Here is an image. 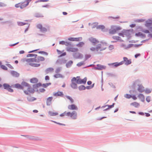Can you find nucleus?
<instances>
[{"label":"nucleus","instance_id":"obj_10","mask_svg":"<svg viewBox=\"0 0 152 152\" xmlns=\"http://www.w3.org/2000/svg\"><path fill=\"white\" fill-rule=\"evenodd\" d=\"M68 109L69 110H77L78 108L77 106L75 104L69 105L68 106Z\"/></svg>","mask_w":152,"mask_h":152},{"label":"nucleus","instance_id":"obj_45","mask_svg":"<svg viewBox=\"0 0 152 152\" xmlns=\"http://www.w3.org/2000/svg\"><path fill=\"white\" fill-rule=\"evenodd\" d=\"M84 64V62H80L78 63H77V65L78 66H80L83 65Z\"/></svg>","mask_w":152,"mask_h":152},{"label":"nucleus","instance_id":"obj_63","mask_svg":"<svg viewBox=\"0 0 152 152\" xmlns=\"http://www.w3.org/2000/svg\"><path fill=\"white\" fill-rule=\"evenodd\" d=\"M74 38H69L68 39L71 41H74Z\"/></svg>","mask_w":152,"mask_h":152},{"label":"nucleus","instance_id":"obj_28","mask_svg":"<svg viewBox=\"0 0 152 152\" xmlns=\"http://www.w3.org/2000/svg\"><path fill=\"white\" fill-rule=\"evenodd\" d=\"M53 71V69L52 68H49L46 69L45 72L46 74H48L50 72H51Z\"/></svg>","mask_w":152,"mask_h":152},{"label":"nucleus","instance_id":"obj_40","mask_svg":"<svg viewBox=\"0 0 152 152\" xmlns=\"http://www.w3.org/2000/svg\"><path fill=\"white\" fill-rule=\"evenodd\" d=\"M79 89L80 90H84L85 89V87L84 86L81 85L79 87Z\"/></svg>","mask_w":152,"mask_h":152},{"label":"nucleus","instance_id":"obj_64","mask_svg":"<svg viewBox=\"0 0 152 152\" xmlns=\"http://www.w3.org/2000/svg\"><path fill=\"white\" fill-rule=\"evenodd\" d=\"M7 66L8 67H10L11 69H13V67L10 64H8Z\"/></svg>","mask_w":152,"mask_h":152},{"label":"nucleus","instance_id":"obj_57","mask_svg":"<svg viewBox=\"0 0 152 152\" xmlns=\"http://www.w3.org/2000/svg\"><path fill=\"white\" fill-rule=\"evenodd\" d=\"M65 42L64 41H61L60 42L59 44L62 45H64L65 44Z\"/></svg>","mask_w":152,"mask_h":152},{"label":"nucleus","instance_id":"obj_41","mask_svg":"<svg viewBox=\"0 0 152 152\" xmlns=\"http://www.w3.org/2000/svg\"><path fill=\"white\" fill-rule=\"evenodd\" d=\"M35 16L37 18L43 17V15L41 14L37 13L35 14Z\"/></svg>","mask_w":152,"mask_h":152},{"label":"nucleus","instance_id":"obj_47","mask_svg":"<svg viewBox=\"0 0 152 152\" xmlns=\"http://www.w3.org/2000/svg\"><path fill=\"white\" fill-rule=\"evenodd\" d=\"M1 68L2 69H3L5 70H7V68L4 65H1Z\"/></svg>","mask_w":152,"mask_h":152},{"label":"nucleus","instance_id":"obj_7","mask_svg":"<svg viewBox=\"0 0 152 152\" xmlns=\"http://www.w3.org/2000/svg\"><path fill=\"white\" fill-rule=\"evenodd\" d=\"M76 81V78L75 77H73L71 80V87L74 89L77 88V86L75 82Z\"/></svg>","mask_w":152,"mask_h":152},{"label":"nucleus","instance_id":"obj_16","mask_svg":"<svg viewBox=\"0 0 152 152\" xmlns=\"http://www.w3.org/2000/svg\"><path fill=\"white\" fill-rule=\"evenodd\" d=\"M123 64V61H121L120 62H115L112 64H111L115 67L118 66Z\"/></svg>","mask_w":152,"mask_h":152},{"label":"nucleus","instance_id":"obj_21","mask_svg":"<svg viewBox=\"0 0 152 152\" xmlns=\"http://www.w3.org/2000/svg\"><path fill=\"white\" fill-rule=\"evenodd\" d=\"M97 68L99 70H101L102 69H105L106 66L103 65H102L100 64H97Z\"/></svg>","mask_w":152,"mask_h":152},{"label":"nucleus","instance_id":"obj_15","mask_svg":"<svg viewBox=\"0 0 152 152\" xmlns=\"http://www.w3.org/2000/svg\"><path fill=\"white\" fill-rule=\"evenodd\" d=\"M53 99V97L52 96L48 97L46 100V104L47 105H50L52 103V101Z\"/></svg>","mask_w":152,"mask_h":152},{"label":"nucleus","instance_id":"obj_35","mask_svg":"<svg viewBox=\"0 0 152 152\" xmlns=\"http://www.w3.org/2000/svg\"><path fill=\"white\" fill-rule=\"evenodd\" d=\"M84 44V43L83 42H80L77 45L78 47H82Z\"/></svg>","mask_w":152,"mask_h":152},{"label":"nucleus","instance_id":"obj_50","mask_svg":"<svg viewBox=\"0 0 152 152\" xmlns=\"http://www.w3.org/2000/svg\"><path fill=\"white\" fill-rule=\"evenodd\" d=\"M109 49L110 50H111L114 48V46L112 45H111L109 46Z\"/></svg>","mask_w":152,"mask_h":152},{"label":"nucleus","instance_id":"obj_18","mask_svg":"<svg viewBox=\"0 0 152 152\" xmlns=\"http://www.w3.org/2000/svg\"><path fill=\"white\" fill-rule=\"evenodd\" d=\"M138 90L139 92H143L144 90V87L142 85H138Z\"/></svg>","mask_w":152,"mask_h":152},{"label":"nucleus","instance_id":"obj_27","mask_svg":"<svg viewBox=\"0 0 152 152\" xmlns=\"http://www.w3.org/2000/svg\"><path fill=\"white\" fill-rule=\"evenodd\" d=\"M11 73L12 75L14 77H18L19 75V74L15 71H12Z\"/></svg>","mask_w":152,"mask_h":152},{"label":"nucleus","instance_id":"obj_51","mask_svg":"<svg viewBox=\"0 0 152 152\" xmlns=\"http://www.w3.org/2000/svg\"><path fill=\"white\" fill-rule=\"evenodd\" d=\"M30 57H33L34 56L35 58L37 56V55L36 54H29L28 55Z\"/></svg>","mask_w":152,"mask_h":152},{"label":"nucleus","instance_id":"obj_30","mask_svg":"<svg viewBox=\"0 0 152 152\" xmlns=\"http://www.w3.org/2000/svg\"><path fill=\"white\" fill-rule=\"evenodd\" d=\"M76 78V83L79 84H81V79L80 78V77H77Z\"/></svg>","mask_w":152,"mask_h":152},{"label":"nucleus","instance_id":"obj_52","mask_svg":"<svg viewBox=\"0 0 152 152\" xmlns=\"http://www.w3.org/2000/svg\"><path fill=\"white\" fill-rule=\"evenodd\" d=\"M64 45L67 46H69L71 45V44L70 43L67 42H65Z\"/></svg>","mask_w":152,"mask_h":152},{"label":"nucleus","instance_id":"obj_11","mask_svg":"<svg viewBox=\"0 0 152 152\" xmlns=\"http://www.w3.org/2000/svg\"><path fill=\"white\" fill-rule=\"evenodd\" d=\"M89 40L91 42L94 44H96L99 42V41L98 40L96 39V38L92 37L89 38Z\"/></svg>","mask_w":152,"mask_h":152},{"label":"nucleus","instance_id":"obj_38","mask_svg":"<svg viewBox=\"0 0 152 152\" xmlns=\"http://www.w3.org/2000/svg\"><path fill=\"white\" fill-rule=\"evenodd\" d=\"M74 41H81L82 39V38L81 37L78 38H74Z\"/></svg>","mask_w":152,"mask_h":152},{"label":"nucleus","instance_id":"obj_9","mask_svg":"<svg viewBox=\"0 0 152 152\" xmlns=\"http://www.w3.org/2000/svg\"><path fill=\"white\" fill-rule=\"evenodd\" d=\"M123 64L124 62H125V64L126 65H127L130 64L132 63V61L131 59H128V58L126 57H124L123 58Z\"/></svg>","mask_w":152,"mask_h":152},{"label":"nucleus","instance_id":"obj_48","mask_svg":"<svg viewBox=\"0 0 152 152\" xmlns=\"http://www.w3.org/2000/svg\"><path fill=\"white\" fill-rule=\"evenodd\" d=\"M6 6L5 3L2 2H0V7H4Z\"/></svg>","mask_w":152,"mask_h":152},{"label":"nucleus","instance_id":"obj_59","mask_svg":"<svg viewBox=\"0 0 152 152\" xmlns=\"http://www.w3.org/2000/svg\"><path fill=\"white\" fill-rule=\"evenodd\" d=\"M45 79L46 80H49L50 79L49 76L47 75L45 77Z\"/></svg>","mask_w":152,"mask_h":152},{"label":"nucleus","instance_id":"obj_55","mask_svg":"<svg viewBox=\"0 0 152 152\" xmlns=\"http://www.w3.org/2000/svg\"><path fill=\"white\" fill-rule=\"evenodd\" d=\"M66 112H65L64 113L61 114L60 115V116L61 117H62L64 116L65 115H66Z\"/></svg>","mask_w":152,"mask_h":152},{"label":"nucleus","instance_id":"obj_36","mask_svg":"<svg viewBox=\"0 0 152 152\" xmlns=\"http://www.w3.org/2000/svg\"><path fill=\"white\" fill-rule=\"evenodd\" d=\"M54 77L56 78H57L62 77V76L61 75L59 74H57L54 75Z\"/></svg>","mask_w":152,"mask_h":152},{"label":"nucleus","instance_id":"obj_60","mask_svg":"<svg viewBox=\"0 0 152 152\" xmlns=\"http://www.w3.org/2000/svg\"><path fill=\"white\" fill-rule=\"evenodd\" d=\"M39 53H43L44 54L46 55H48V53L47 52H43V51L40 52H39Z\"/></svg>","mask_w":152,"mask_h":152},{"label":"nucleus","instance_id":"obj_8","mask_svg":"<svg viewBox=\"0 0 152 152\" xmlns=\"http://www.w3.org/2000/svg\"><path fill=\"white\" fill-rule=\"evenodd\" d=\"M3 86L5 89H7L9 91L12 92L13 91V90L11 88V87L10 86L7 84L4 83L3 84Z\"/></svg>","mask_w":152,"mask_h":152},{"label":"nucleus","instance_id":"obj_46","mask_svg":"<svg viewBox=\"0 0 152 152\" xmlns=\"http://www.w3.org/2000/svg\"><path fill=\"white\" fill-rule=\"evenodd\" d=\"M40 31L42 32L46 31H47V29L46 28L42 27V28L41 29Z\"/></svg>","mask_w":152,"mask_h":152},{"label":"nucleus","instance_id":"obj_56","mask_svg":"<svg viewBox=\"0 0 152 152\" xmlns=\"http://www.w3.org/2000/svg\"><path fill=\"white\" fill-rule=\"evenodd\" d=\"M52 121L53 122H54V123H56L57 124H59V125H63V126H65V125L64 124H61V123H57V122H56V121Z\"/></svg>","mask_w":152,"mask_h":152},{"label":"nucleus","instance_id":"obj_14","mask_svg":"<svg viewBox=\"0 0 152 152\" xmlns=\"http://www.w3.org/2000/svg\"><path fill=\"white\" fill-rule=\"evenodd\" d=\"M53 95L55 96H63L64 94L62 92L58 91L57 92H54L53 93Z\"/></svg>","mask_w":152,"mask_h":152},{"label":"nucleus","instance_id":"obj_17","mask_svg":"<svg viewBox=\"0 0 152 152\" xmlns=\"http://www.w3.org/2000/svg\"><path fill=\"white\" fill-rule=\"evenodd\" d=\"M152 25V21L150 20H147L145 22V26L147 27H148Z\"/></svg>","mask_w":152,"mask_h":152},{"label":"nucleus","instance_id":"obj_1","mask_svg":"<svg viewBox=\"0 0 152 152\" xmlns=\"http://www.w3.org/2000/svg\"><path fill=\"white\" fill-rule=\"evenodd\" d=\"M14 86L16 88L23 89L24 93L26 95L33 94L34 92V88L31 87L28 84L25 82H22L21 85L18 83L16 84Z\"/></svg>","mask_w":152,"mask_h":152},{"label":"nucleus","instance_id":"obj_42","mask_svg":"<svg viewBox=\"0 0 152 152\" xmlns=\"http://www.w3.org/2000/svg\"><path fill=\"white\" fill-rule=\"evenodd\" d=\"M51 83H46V84H43L42 85V86L44 88H46L48 86H49L50 85Z\"/></svg>","mask_w":152,"mask_h":152},{"label":"nucleus","instance_id":"obj_61","mask_svg":"<svg viewBox=\"0 0 152 152\" xmlns=\"http://www.w3.org/2000/svg\"><path fill=\"white\" fill-rule=\"evenodd\" d=\"M143 32L145 33H148L149 32V31L148 30H146L143 31Z\"/></svg>","mask_w":152,"mask_h":152},{"label":"nucleus","instance_id":"obj_53","mask_svg":"<svg viewBox=\"0 0 152 152\" xmlns=\"http://www.w3.org/2000/svg\"><path fill=\"white\" fill-rule=\"evenodd\" d=\"M146 101L149 102H150V96H147L146 98Z\"/></svg>","mask_w":152,"mask_h":152},{"label":"nucleus","instance_id":"obj_4","mask_svg":"<svg viewBox=\"0 0 152 152\" xmlns=\"http://www.w3.org/2000/svg\"><path fill=\"white\" fill-rule=\"evenodd\" d=\"M121 29V28L119 26H112L111 28L109 30V33L110 34H115L118 31Z\"/></svg>","mask_w":152,"mask_h":152},{"label":"nucleus","instance_id":"obj_12","mask_svg":"<svg viewBox=\"0 0 152 152\" xmlns=\"http://www.w3.org/2000/svg\"><path fill=\"white\" fill-rule=\"evenodd\" d=\"M66 50L68 51H70L73 52H77L78 51V49L77 48H69L67 47L66 48Z\"/></svg>","mask_w":152,"mask_h":152},{"label":"nucleus","instance_id":"obj_31","mask_svg":"<svg viewBox=\"0 0 152 152\" xmlns=\"http://www.w3.org/2000/svg\"><path fill=\"white\" fill-rule=\"evenodd\" d=\"M66 98L68 99L69 100L70 102L71 103H73L74 102V100L70 96H66Z\"/></svg>","mask_w":152,"mask_h":152},{"label":"nucleus","instance_id":"obj_23","mask_svg":"<svg viewBox=\"0 0 152 152\" xmlns=\"http://www.w3.org/2000/svg\"><path fill=\"white\" fill-rule=\"evenodd\" d=\"M48 113L49 115L52 116H56L58 114V113L57 112H53L50 111H49Z\"/></svg>","mask_w":152,"mask_h":152},{"label":"nucleus","instance_id":"obj_44","mask_svg":"<svg viewBox=\"0 0 152 152\" xmlns=\"http://www.w3.org/2000/svg\"><path fill=\"white\" fill-rule=\"evenodd\" d=\"M151 90L149 89H146L145 90V92L147 94H149L151 93Z\"/></svg>","mask_w":152,"mask_h":152},{"label":"nucleus","instance_id":"obj_34","mask_svg":"<svg viewBox=\"0 0 152 152\" xmlns=\"http://www.w3.org/2000/svg\"><path fill=\"white\" fill-rule=\"evenodd\" d=\"M90 50L91 51H96L97 52H98V50L97 49V47L96 48L92 47L90 48Z\"/></svg>","mask_w":152,"mask_h":152},{"label":"nucleus","instance_id":"obj_22","mask_svg":"<svg viewBox=\"0 0 152 152\" xmlns=\"http://www.w3.org/2000/svg\"><path fill=\"white\" fill-rule=\"evenodd\" d=\"M139 98L142 102H144L145 100V97L143 94H140L138 95Z\"/></svg>","mask_w":152,"mask_h":152},{"label":"nucleus","instance_id":"obj_25","mask_svg":"<svg viewBox=\"0 0 152 152\" xmlns=\"http://www.w3.org/2000/svg\"><path fill=\"white\" fill-rule=\"evenodd\" d=\"M112 38L114 40H116L117 41H122V40L121 38L118 36H113L112 37Z\"/></svg>","mask_w":152,"mask_h":152},{"label":"nucleus","instance_id":"obj_39","mask_svg":"<svg viewBox=\"0 0 152 152\" xmlns=\"http://www.w3.org/2000/svg\"><path fill=\"white\" fill-rule=\"evenodd\" d=\"M114 103H113V104L112 105H106L104 107H106V106H108V108L107 109H106V110H107L108 109L111 108L112 107H113L114 106Z\"/></svg>","mask_w":152,"mask_h":152},{"label":"nucleus","instance_id":"obj_2","mask_svg":"<svg viewBox=\"0 0 152 152\" xmlns=\"http://www.w3.org/2000/svg\"><path fill=\"white\" fill-rule=\"evenodd\" d=\"M45 60V58L42 56H38L37 59L30 58L26 60V61L29 65L35 67H38L40 64L35 63V62H39L40 61H43Z\"/></svg>","mask_w":152,"mask_h":152},{"label":"nucleus","instance_id":"obj_20","mask_svg":"<svg viewBox=\"0 0 152 152\" xmlns=\"http://www.w3.org/2000/svg\"><path fill=\"white\" fill-rule=\"evenodd\" d=\"M38 82V79L35 77L33 78L30 80V82L32 83H37Z\"/></svg>","mask_w":152,"mask_h":152},{"label":"nucleus","instance_id":"obj_62","mask_svg":"<svg viewBox=\"0 0 152 152\" xmlns=\"http://www.w3.org/2000/svg\"><path fill=\"white\" fill-rule=\"evenodd\" d=\"M45 91V90L43 88L40 89L39 91L41 92H43Z\"/></svg>","mask_w":152,"mask_h":152},{"label":"nucleus","instance_id":"obj_24","mask_svg":"<svg viewBox=\"0 0 152 152\" xmlns=\"http://www.w3.org/2000/svg\"><path fill=\"white\" fill-rule=\"evenodd\" d=\"M97 29H101L103 31H105L104 30L105 29V26L103 25H100L97 26L96 27Z\"/></svg>","mask_w":152,"mask_h":152},{"label":"nucleus","instance_id":"obj_5","mask_svg":"<svg viewBox=\"0 0 152 152\" xmlns=\"http://www.w3.org/2000/svg\"><path fill=\"white\" fill-rule=\"evenodd\" d=\"M107 46L106 43L101 42L97 45V49L98 51L104 50L106 48Z\"/></svg>","mask_w":152,"mask_h":152},{"label":"nucleus","instance_id":"obj_49","mask_svg":"<svg viewBox=\"0 0 152 152\" xmlns=\"http://www.w3.org/2000/svg\"><path fill=\"white\" fill-rule=\"evenodd\" d=\"M42 25L41 24H39L37 25V28L40 29V30H41V28H42Z\"/></svg>","mask_w":152,"mask_h":152},{"label":"nucleus","instance_id":"obj_26","mask_svg":"<svg viewBox=\"0 0 152 152\" xmlns=\"http://www.w3.org/2000/svg\"><path fill=\"white\" fill-rule=\"evenodd\" d=\"M27 99L29 102H32L35 100L36 99L34 97L29 96L27 97Z\"/></svg>","mask_w":152,"mask_h":152},{"label":"nucleus","instance_id":"obj_58","mask_svg":"<svg viewBox=\"0 0 152 152\" xmlns=\"http://www.w3.org/2000/svg\"><path fill=\"white\" fill-rule=\"evenodd\" d=\"M66 55V52H64L62 54H61L60 55V57H62L63 56H65Z\"/></svg>","mask_w":152,"mask_h":152},{"label":"nucleus","instance_id":"obj_33","mask_svg":"<svg viewBox=\"0 0 152 152\" xmlns=\"http://www.w3.org/2000/svg\"><path fill=\"white\" fill-rule=\"evenodd\" d=\"M124 97L126 99H129L131 98L132 95L128 94H126L124 95Z\"/></svg>","mask_w":152,"mask_h":152},{"label":"nucleus","instance_id":"obj_54","mask_svg":"<svg viewBox=\"0 0 152 152\" xmlns=\"http://www.w3.org/2000/svg\"><path fill=\"white\" fill-rule=\"evenodd\" d=\"M131 98H132L134 100H136L137 99V97L135 95L132 96Z\"/></svg>","mask_w":152,"mask_h":152},{"label":"nucleus","instance_id":"obj_3","mask_svg":"<svg viewBox=\"0 0 152 152\" xmlns=\"http://www.w3.org/2000/svg\"><path fill=\"white\" fill-rule=\"evenodd\" d=\"M32 0H25L24 1L20 2L18 3L15 4V7L17 8H20L21 9H23L27 6L29 2Z\"/></svg>","mask_w":152,"mask_h":152},{"label":"nucleus","instance_id":"obj_19","mask_svg":"<svg viewBox=\"0 0 152 152\" xmlns=\"http://www.w3.org/2000/svg\"><path fill=\"white\" fill-rule=\"evenodd\" d=\"M130 105L136 108L138 107L140 105L139 103L137 102H134L131 103Z\"/></svg>","mask_w":152,"mask_h":152},{"label":"nucleus","instance_id":"obj_43","mask_svg":"<svg viewBox=\"0 0 152 152\" xmlns=\"http://www.w3.org/2000/svg\"><path fill=\"white\" fill-rule=\"evenodd\" d=\"M42 86V84L41 83H37L36 84V85H33V87L34 88H36Z\"/></svg>","mask_w":152,"mask_h":152},{"label":"nucleus","instance_id":"obj_29","mask_svg":"<svg viewBox=\"0 0 152 152\" xmlns=\"http://www.w3.org/2000/svg\"><path fill=\"white\" fill-rule=\"evenodd\" d=\"M73 61H70L66 64V67L67 68L70 67L73 64Z\"/></svg>","mask_w":152,"mask_h":152},{"label":"nucleus","instance_id":"obj_6","mask_svg":"<svg viewBox=\"0 0 152 152\" xmlns=\"http://www.w3.org/2000/svg\"><path fill=\"white\" fill-rule=\"evenodd\" d=\"M66 115L71 117L73 119H75L77 118V114L76 111H73L72 112H68L66 113Z\"/></svg>","mask_w":152,"mask_h":152},{"label":"nucleus","instance_id":"obj_37","mask_svg":"<svg viewBox=\"0 0 152 152\" xmlns=\"http://www.w3.org/2000/svg\"><path fill=\"white\" fill-rule=\"evenodd\" d=\"M87 81V79L86 77L83 79H81V84H85L86 83Z\"/></svg>","mask_w":152,"mask_h":152},{"label":"nucleus","instance_id":"obj_13","mask_svg":"<svg viewBox=\"0 0 152 152\" xmlns=\"http://www.w3.org/2000/svg\"><path fill=\"white\" fill-rule=\"evenodd\" d=\"M129 31H123L121 32L118 33V34L119 36H121L123 37H124V35H127V33H128Z\"/></svg>","mask_w":152,"mask_h":152},{"label":"nucleus","instance_id":"obj_32","mask_svg":"<svg viewBox=\"0 0 152 152\" xmlns=\"http://www.w3.org/2000/svg\"><path fill=\"white\" fill-rule=\"evenodd\" d=\"M121 47L125 49H127L130 48L131 47V45H129L128 46H126L125 45L123 44L121 45Z\"/></svg>","mask_w":152,"mask_h":152}]
</instances>
